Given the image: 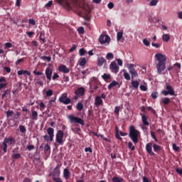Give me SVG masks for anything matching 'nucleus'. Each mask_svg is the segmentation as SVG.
Segmentation results:
<instances>
[{
    "instance_id": "obj_44",
    "label": "nucleus",
    "mask_w": 182,
    "mask_h": 182,
    "mask_svg": "<svg viewBox=\"0 0 182 182\" xmlns=\"http://www.w3.org/2000/svg\"><path fill=\"white\" fill-rule=\"evenodd\" d=\"M19 130L21 133H25V132H26V128L23 125H19Z\"/></svg>"
},
{
    "instance_id": "obj_56",
    "label": "nucleus",
    "mask_w": 182,
    "mask_h": 182,
    "mask_svg": "<svg viewBox=\"0 0 182 182\" xmlns=\"http://www.w3.org/2000/svg\"><path fill=\"white\" fill-rule=\"evenodd\" d=\"M116 60H117L119 66H123V60H122V59L117 58Z\"/></svg>"
},
{
    "instance_id": "obj_13",
    "label": "nucleus",
    "mask_w": 182,
    "mask_h": 182,
    "mask_svg": "<svg viewBox=\"0 0 182 182\" xmlns=\"http://www.w3.org/2000/svg\"><path fill=\"white\" fill-rule=\"evenodd\" d=\"M58 70L59 72H62L63 73H65V74L69 73L70 72V69L65 65H61L58 66Z\"/></svg>"
},
{
    "instance_id": "obj_45",
    "label": "nucleus",
    "mask_w": 182,
    "mask_h": 182,
    "mask_svg": "<svg viewBox=\"0 0 182 182\" xmlns=\"http://www.w3.org/2000/svg\"><path fill=\"white\" fill-rule=\"evenodd\" d=\"M77 32L78 33L81 34V35H83V33H85V28L83 27H79L77 28Z\"/></svg>"
},
{
    "instance_id": "obj_25",
    "label": "nucleus",
    "mask_w": 182,
    "mask_h": 182,
    "mask_svg": "<svg viewBox=\"0 0 182 182\" xmlns=\"http://www.w3.org/2000/svg\"><path fill=\"white\" fill-rule=\"evenodd\" d=\"M31 119L32 120H38V112L32 110Z\"/></svg>"
},
{
    "instance_id": "obj_32",
    "label": "nucleus",
    "mask_w": 182,
    "mask_h": 182,
    "mask_svg": "<svg viewBox=\"0 0 182 182\" xmlns=\"http://www.w3.org/2000/svg\"><path fill=\"white\" fill-rule=\"evenodd\" d=\"M127 68H129V73L132 72H134L136 70L134 69V64H128Z\"/></svg>"
},
{
    "instance_id": "obj_33",
    "label": "nucleus",
    "mask_w": 182,
    "mask_h": 182,
    "mask_svg": "<svg viewBox=\"0 0 182 182\" xmlns=\"http://www.w3.org/2000/svg\"><path fill=\"white\" fill-rule=\"evenodd\" d=\"M76 109L78 110V112H82L83 109V104L82 102H79L77 104Z\"/></svg>"
},
{
    "instance_id": "obj_14",
    "label": "nucleus",
    "mask_w": 182,
    "mask_h": 182,
    "mask_svg": "<svg viewBox=\"0 0 182 182\" xmlns=\"http://www.w3.org/2000/svg\"><path fill=\"white\" fill-rule=\"evenodd\" d=\"M6 86H8V83H6L5 77H1L0 78V90H2V89H6Z\"/></svg>"
},
{
    "instance_id": "obj_47",
    "label": "nucleus",
    "mask_w": 182,
    "mask_h": 182,
    "mask_svg": "<svg viewBox=\"0 0 182 182\" xmlns=\"http://www.w3.org/2000/svg\"><path fill=\"white\" fill-rule=\"evenodd\" d=\"M128 147L132 151L135 149V147H134V146H133V143L132 141L128 142Z\"/></svg>"
},
{
    "instance_id": "obj_36",
    "label": "nucleus",
    "mask_w": 182,
    "mask_h": 182,
    "mask_svg": "<svg viewBox=\"0 0 182 182\" xmlns=\"http://www.w3.org/2000/svg\"><path fill=\"white\" fill-rule=\"evenodd\" d=\"M113 182H123V178L120 177L115 176L112 178Z\"/></svg>"
},
{
    "instance_id": "obj_22",
    "label": "nucleus",
    "mask_w": 182,
    "mask_h": 182,
    "mask_svg": "<svg viewBox=\"0 0 182 182\" xmlns=\"http://www.w3.org/2000/svg\"><path fill=\"white\" fill-rule=\"evenodd\" d=\"M170 102H171V100L168 97H164L161 100V103H163V105H169Z\"/></svg>"
},
{
    "instance_id": "obj_39",
    "label": "nucleus",
    "mask_w": 182,
    "mask_h": 182,
    "mask_svg": "<svg viewBox=\"0 0 182 182\" xmlns=\"http://www.w3.org/2000/svg\"><path fill=\"white\" fill-rule=\"evenodd\" d=\"M123 38V31H119L117 33V41H120Z\"/></svg>"
},
{
    "instance_id": "obj_10",
    "label": "nucleus",
    "mask_w": 182,
    "mask_h": 182,
    "mask_svg": "<svg viewBox=\"0 0 182 182\" xmlns=\"http://www.w3.org/2000/svg\"><path fill=\"white\" fill-rule=\"evenodd\" d=\"M109 69L113 73H119L120 68H119L116 61H112L109 65Z\"/></svg>"
},
{
    "instance_id": "obj_31",
    "label": "nucleus",
    "mask_w": 182,
    "mask_h": 182,
    "mask_svg": "<svg viewBox=\"0 0 182 182\" xmlns=\"http://www.w3.org/2000/svg\"><path fill=\"white\" fill-rule=\"evenodd\" d=\"M114 58V55L112 53H108L106 55L107 60H112V59Z\"/></svg>"
},
{
    "instance_id": "obj_57",
    "label": "nucleus",
    "mask_w": 182,
    "mask_h": 182,
    "mask_svg": "<svg viewBox=\"0 0 182 182\" xmlns=\"http://www.w3.org/2000/svg\"><path fill=\"white\" fill-rule=\"evenodd\" d=\"M173 149L175 150V151H178V150H180V147L177 146L176 144H173Z\"/></svg>"
},
{
    "instance_id": "obj_58",
    "label": "nucleus",
    "mask_w": 182,
    "mask_h": 182,
    "mask_svg": "<svg viewBox=\"0 0 182 182\" xmlns=\"http://www.w3.org/2000/svg\"><path fill=\"white\" fill-rule=\"evenodd\" d=\"M107 6H108L109 9H113V8H114V4L112 2H109L107 4Z\"/></svg>"
},
{
    "instance_id": "obj_28",
    "label": "nucleus",
    "mask_w": 182,
    "mask_h": 182,
    "mask_svg": "<svg viewBox=\"0 0 182 182\" xmlns=\"http://www.w3.org/2000/svg\"><path fill=\"white\" fill-rule=\"evenodd\" d=\"M162 41H164V42H168V41H170L169 34H164L162 36Z\"/></svg>"
},
{
    "instance_id": "obj_53",
    "label": "nucleus",
    "mask_w": 182,
    "mask_h": 182,
    "mask_svg": "<svg viewBox=\"0 0 182 182\" xmlns=\"http://www.w3.org/2000/svg\"><path fill=\"white\" fill-rule=\"evenodd\" d=\"M151 97H153L154 99H157V97H159V92H152Z\"/></svg>"
},
{
    "instance_id": "obj_3",
    "label": "nucleus",
    "mask_w": 182,
    "mask_h": 182,
    "mask_svg": "<svg viewBox=\"0 0 182 182\" xmlns=\"http://www.w3.org/2000/svg\"><path fill=\"white\" fill-rule=\"evenodd\" d=\"M8 146H15V139L12 136L6 137L4 141L0 144V149L3 150L4 153L8 151Z\"/></svg>"
},
{
    "instance_id": "obj_48",
    "label": "nucleus",
    "mask_w": 182,
    "mask_h": 182,
    "mask_svg": "<svg viewBox=\"0 0 182 182\" xmlns=\"http://www.w3.org/2000/svg\"><path fill=\"white\" fill-rule=\"evenodd\" d=\"M41 59H42L43 60H47V62H50V60H52V58L46 56H41Z\"/></svg>"
},
{
    "instance_id": "obj_4",
    "label": "nucleus",
    "mask_w": 182,
    "mask_h": 182,
    "mask_svg": "<svg viewBox=\"0 0 182 182\" xmlns=\"http://www.w3.org/2000/svg\"><path fill=\"white\" fill-rule=\"evenodd\" d=\"M129 136L134 144L139 143V136H140V132L136 130L134 126H131L129 127Z\"/></svg>"
},
{
    "instance_id": "obj_19",
    "label": "nucleus",
    "mask_w": 182,
    "mask_h": 182,
    "mask_svg": "<svg viewBox=\"0 0 182 182\" xmlns=\"http://www.w3.org/2000/svg\"><path fill=\"white\" fill-rule=\"evenodd\" d=\"M141 119H142V123L144 124V126H149L150 124V123H149V122H147V116H146L145 114H141Z\"/></svg>"
},
{
    "instance_id": "obj_26",
    "label": "nucleus",
    "mask_w": 182,
    "mask_h": 182,
    "mask_svg": "<svg viewBox=\"0 0 182 182\" xmlns=\"http://www.w3.org/2000/svg\"><path fill=\"white\" fill-rule=\"evenodd\" d=\"M33 74L36 75L37 76H41V79H43V80H45V79H46V77H45V75L43 74V73L37 72L36 70H34Z\"/></svg>"
},
{
    "instance_id": "obj_64",
    "label": "nucleus",
    "mask_w": 182,
    "mask_h": 182,
    "mask_svg": "<svg viewBox=\"0 0 182 182\" xmlns=\"http://www.w3.org/2000/svg\"><path fill=\"white\" fill-rule=\"evenodd\" d=\"M54 181L56 182H63V181L60 180V178H53Z\"/></svg>"
},
{
    "instance_id": "obj_41",
    "label": "nucleus",
    "mask_w": 182,
    "mask_h": 182,
    "mask_svg": "<svg viewBox=\"0 0 182 182\" xmlns=\"http://www.w3.org/2000/svg\"><path fill=\"white\" fill-rule=\"evenodd\" d=\"M40 41H42L43 43H45L46 42V38H45V33H41L40 35Z\"/></svg>"
},
{
    "instance_id": "obj_23",
    "label": "nucleus",
    "mask_w": 182,
    "mask_h": 182,
    "mask_svg": "<svg viewBox=\"0 0 182 182\" xmlns=\"http://www.w3.org/2000/svg\"><path fill=\"white\" fill-rule=\"evenodd\" d=\"M78 63L80 66H85L86 63H87V61L86 60L85 58H80Z\"/></svg>"
},
{
    "instance_id": "obj_51",
    "label": "nucleus",
    "mask_w": 182,
    "mask_h": 182,
    "mask_svg": "<svg viewBox=\"0 0 182 182\" xmlns=\"http://www.w3.org/2000/svg\"><path fill=\"white\" fill-rule=\"evenodd\" d=\"M143 43H144V45H145V46H150V41H149V40H147V38H144L143 40Z\"/></svg>"
},
{
    "instance_id": "obj_61",
    "label": "nucleus",
    "mask_w": 182,
    "mask_h": 182,
    "mask_svg": "<svg viewBox=\"0 0 182 182\" xmlns=\"http://www.w3.org/2000/svg\"><path fill=\"white\" fill-rule=\"evenodd\" d=\"M151 136L152 137V139H154V140H155V141H157V138L156 137L154 132H151Z\"/></svg>"
},
{
    "instance_id": "obj_8",
    "label": "nucleus",
    "mask_w": 182,
    "mask_h": 182,
    "mask_svg": "<svg viewBox=\"0 0 182 182\" xmlns=\"http://www.w3.org/2000/svg\"><path fill=\"white\" fill-rule=\"evenodd\" d=\"M99 42L101 45H109L110 43V37L107 35H101L99 38Z\"/></svg>"
},
{
    "instance_id": "obj_16",
    "label": "nucleus",
    "mask_w": 182,
    "mask_h": 182,
    "mask_svg": "<svg viewBox=\"0 0 182 182\" xmlns=\"http://www.w3.org/2000/svg\"><path fill=\"white\" fill-rule=\"evenodd\" d=\"M52 73H53V70L50 68L46 69V76L48 80H52Z\"/></svg>"
},
{
    "instance_id": "obj_2",
    "label": "nucleus",
    "mask_w": 182,
    "mask_h": 182,
    "mask_svg": "<svg viewBox=\"0 0 182 182\" xmlns=\"http://www.w3.org/2000/svg\"><path fill=\"white\" fill-rule=\"evenodd\" d=\"M155 58L159 62L156 65L157 72L159 75H161V73L166 70V55L162 53H158L155 55Z\"/></svg>"
},
{
    "instance_id": "obj_20",
    "label": "nucleus",
    "mask_w": 182,
    "mask_h": 182,
    "mask_svg": "<svg viewBox=\"0 0 182 182\" xmlns=\"http://www.w3.org/2000/svg\"><path fill=\"white\" fill-rule=\"evenodd\" d=\"M104 63H106V60L104 58L100 57L97 58L98 66H103Z\"/></svg>"
},
{
    "instance_id": "obj_5",
    "label": "nucleus",
    "mask_w": 182,
    "mask_h": 182,
    "mask_svg": "<svg viewBox=\"0 0 182 182\" xmlns=\"http://www.w3.org/2000/svg\"><path fill=\"white\" fill-rule=\"evenodd\" d=\"M68 119L70 120L71 124H81V126H85V121L82 118L73 115H68Z\"/></svg>"
},
{
    "instance_id": "obj_63",
    "label": "nucleus",
    "mask_w": 182,
    "mask_h": 182,
    "mask_svg": "<svg viewBox=\"0 0 182 182\" xmlns=\"http://www.w3.org/2000/svg\"><path fill=\"white\" fill-rule=\"evenodd\" d=\"M142 181L143 182H150V179H149L146 176H143L142 178Z\"/></svg>"
},
{
    "instance_id": "obj_24",
    "label": "nucleus",
    "mask_w": 182,
    "mask_h": 182,
    "mask_svg": "<svg viewBox=\"0 0 182 182\" xmlns=\"http://www.w3.org/2000/svg\"><path fill=\"white\" fill-rule=\"evenodd\" d=\"M60 174V171L59 170V166H56L53 172V176L54 177H58Z\"/></svg>"
},
{
    "instance_id": "obj_1",
    "label": "nucleus",
    "mask_w": 182,
    "mask_h": 182,
    "mask_svg": "<svg viewBox=\"0 0 182 182\" xmlns=\"http://www.w3.org/2000/svg\"><path fill=\"white\" fill-rule=\"evenodd\" d=\"M57 2L68 11H71L73 8H75L80 15H84L87 19L90 18V7L85 4V2L79 1V0H57Z\"/></svg>"
},
{
    "instance_id": "obj_37",
    "label": "nucleus",
    "mask_w": 182,
    "mask_h": 182,
    "mask_svg": "<svg viewBox=\"0 0 182 182\" xmlns=\"http://www.w3.org/2000/svg\"><path fill=\"white\" fill-rule=\"evenodd\" d=\"M102 77L104 79V80H105V82H107L111 77L109 74L105 73L103 75H102Z\"/></svg>"
},
{
    "instance_id": "obj_17",
    "label": "nucleus",
    "mask_w": 182,
    "mask_h": 182,
    "mask_svg": "<svg viewBox=\"0 0 182 182\" xmlns=\"http://www.w3.org/2000/svg\"><path fill=\"white\" fill-rule=\"evenodd\" d=\"M63 177L65 180H69V178H70V171H69V169L65 168L63 170Z\"/></svg>"
},
{
    "instance_id": "obj_11",
    "label": "nucleus",
    "mask_w": 182,
    "mask_h": 182,
    "mask_svg": "<svg viewBox=\"0 0 182 182\" xmlns=\"http://www.w3.org/2000/svg\"><path fill=\"white\" fill-rule=\"evenodd\" d=\"M146 151L150 156H156V154L153 152V143L149 142L146 144Z\"/></svg>"
},
{
    "instance_id": "obj_49",
    "label": "nucleus",
    "mask_w": 182,
    "mask_h": 182,
    "mask_svg": "<svg viewBox=\"0 0 182 182\" xmlns=\"http://www.w3.org/2000/svg\"><path fill=\"white\" fill-rule=\"evenodd\" d=\"M9 90H4L3 94L1 95L2 99L6 97V95H8V93H9Z\"/></svg>"
},
{
    "instance_id": "obj_7",
    "label": "nucleus",
    "mask_w": 182,
    "mask_h": 182,
    "mask_svg": "<svg viewBox=\"0 0 182 182\" xmlns=\"http://www.w3.org/2000/svg\"><path fill=\"white\" fill-rule=\"evenodd\" d=\"M65 136V133L63 132V131L62 130H58L57 132V134L55 135V141L56 143H58V144H60V146H63V137Z\"/></svg>"
},
{
    "instance_id": "obj_43",
    "label": "nucleus",
    "mask_w": 182,
    "mask_h": 182,
    "mask_svg": "<svg viewBox=\"0 0 182 182\" xmlns=\"http://www.w3.org/2000/svg\"><path fill=\"white\" fill-rule=\"evenodd\" d=\"M46 95L48 97H50V96H52V95H53V90H48L46 92Z\"/></svg>"
},
{
    "instance_id": "obj_40",
    "label": "nucleus",
    "mask_w": 182,
    "mask_h": 182,
    "mask_svg": "<svg viewBox=\"0 0 182 182\" xmlns=\"http://www.w3.org/2000/svg\"><path fill=\"white\" fill-rule=\"evenodd\" d=\"M80 56H85L86 55V50L85 48H80L79 50Z\"/></svg>"
},
{
    "instance_id": "obj_35",
    "label": "nucleus",
    "mask_w": 182,
    "mask_h": 182,
    "mask_svg": "<svg viewBox=\"0 0 182 182\" xmlns=\"http://www.w3.org/2000/svg\"><path fill=\"white\" fill-rule=\"evenodd\" d=\"M159 4V0H151L149 2V6H156Z\"/></svg>"
},
{
    "instance_id": "obj_50",
    "label": "nucleus",
    "mask_w": 182,
    "mask_h": 182,
    "mask_svg": "<svg viewBox=\"0 0 182 182\" xmlns=\"http://www.w3.org/2000/svg\"><path fill=\"white\" fill-rule=\"evenodd\" d=\"M71 130H72V132H73L75 134H79V133H80V128H75V129H73V128H72L71 129Z\"/></svg>"
},
{
    "instance_id": "obj_54",
    "label": "nucleus",
    "mask_w": 182,
    "mask_h": 182,
    "mask_svg": "<svg viewBox=\"0 0 182 182\" xmlns=\"http://www.w3.org/2000/svg\"><path fill=\"white\" fill-rule=\"evenodd\" d=\"M28 23H30V25H33V26L36 25V21H35V19L33 18H30L28 20Z\"/></svg>"
},
{
    "instance_id": "obj_52",
    "label": "nucleus",
    "mask_w": 182,
    "mask_h": 182,
    "mask_svg": "<svg viewBox=\"0 0 182 182\" xmlns=\"http://www.w3.org/2000/svg\"><path fill=\"white\" fill-rule=\"evenodd\" d=\"M6 116H7V117H12V116H14V111H12V110L7 111Z\"/></svg>"
},
{
    "instance_id": "obj_55",
    "label": "nucleus",
    "mask_w": 182,
    "mask_h": 182,
    "mask_svg": "<svg viewBox=\"0 0 182 182\" xmlns=\"http://www.w3.org/2000/svg\"><path fill=\"white\" fill-rule=\"evenodd\" d=\"M53 4V1H50L48 4L45 5V8H50L52 5Z\"/></svg>"
},
{
    "instance_id": "obj_46",
    "label": "nucleus",
    "mask_w": 182,
    "mask_h": 182,
    "mask_svg": "<svg viewBox=\"0 0 182 182\" xmlns=\"http://www.w3.org/2000/svg\"><path fill=\"white\" fill-rule=\"evenodd\" d=\"M13 45L11 43H4V49H9V48H12Z\"/></svg>"
},
{
    "instance_id": "obj_27",
    "label": "nucleus",
    "mask_w": 182,
    "mask_h": 182,
    "mask_svg": "<svg viewBox=\"0 0 182 182\" xmlns=\"http://www.w3.org/2000/svg\"><path fill=\"white\" fill-rule=\"evenodd\" d=\"M119 85V82L113 80L109 85H108V89L110 90L112 87H114V86H117Z\"/></svg>"
},
{
    "instance_id": "obj_62",
    "label": "nucleus",
    "mask_w": 182,
    "mask_h": 182,
    "mask_svg": "<svg viewBox=\"0 0 182 182\" xmlns=\"http://www.w3.org/2000/svg\"><path fill=\"white\" fill-rule=\"evenodd\" d=\"M85 151L86 153H87V152H89V153H92V148H90V147H87V148H85Z\"/></svg>"
},
{
    "instance_id": "obj_18",
    "label": "nucleus",
    "mask_w": 182,
    "mask_h": 182,
    "mask_svg": "<svg viewBox=\"0 0 182 182\" xmlns=\"http://www.w3.org/2000/svg\"><path fill=\"white\" fill-rule=\"evenodd\" d=\"M85 94V88L83 87H80L75 91V95L77 96H83Z\"/></svg>"
},
{
    "instance_id": "obj_21",
    "label": "nucleus",
    "mask_w": 182,
    "mask_h": 182,
    "mask_svg": "<svg viewBox=\"0 0 182 182\" xmlns=\"http://www.w3.org/2000/svg\"><path fill=\"white\" fill-rule=\"evenodd\" d=\"M18 76H21V75H27L28 76H31V72L28 71V70H18L17 72Z\"/></svg>"
},
{
    "instance_id": "obj_9",
    "label": "nucleus",
    "mask_w": 182,
    "mask_h": 182,
    "mask_svg": "<svg viewBox=\"0 0 182 182\" xmlns=\"http://www.w3.org/2000/svg\"><path fill=\"white\" fill-rule=\"evenodd\" d=\"M59 102L60 103H63L64 105H70L71 100L69 99V97H68V94L64 93L60 97Z\"/></svg>"
},
{
    "instance_id": "obj_42",
    "label": "nucleus",
    "mask_w": 182,
    "mask_h": 182,
    "mask_svg": "<svg viewBox=\"0 0 182 182\" xmlns=\"http://www.w3.org/2000/svg\"><path fill=\"white\" fill-rule=\"evenodd\" d=\"M130 74L132 76V79H134V77H137V76H139V74L137 73V72L136 70L131 72Z\"/></svg>"
},
{
    "instance_id": "obj_60",
    "label": "nucleus",
    "mask_w": 182,
    "mask_h": 182,
    "mask_svg": "<svg viewBox=\"0 0 182 182\" xmlns=\"http://www.w3.org/2000/svg\"><path fill=\"white\" fill-rule=\"evenodd\" d=\"M119 112H120V107H115L114 113L119 114Z\"/></svg>"
},
{
    "instance_id": "obj_29",
    "label": "nucleus",
    "mask_w": 182,
    "mask_h": 182,
    "mask_svg": "<svg viewBox=\"0 0 182 182\" xmlns=\"http://www.w3.org/2000/svg\"><path fill=\"white\" fill-rule=\"evenodd\" d=\"M153 148H154V151L156 152L161 151V146H160L156 144H153Z\"/></svg>"
},
{
    "instance_id": "obj_34",
    "label": "nucleus",
    "mask_w": 182,
    "mask_h": 182,
    "mask_svg": "<svg viewBox=\"0 0 182 182\" xmlns=\"http://www.w3.org/2000/svg\"><path fill=\"white\" fill-rule=\"evenodd\" d=\"M11 157L14 160H18V159H21V154H12Z\"/></svg>"
},
{
    "instance_id": "obj_38",
    "label": "nucleus",
    "mask_w": 182,
    "mask_h": 182,
    "mask_svg": "<svg viewBox=\"0 0 182 182\" xmlns=\"http://www.w3.org/2000/svg\"><path fill=\"white\" fill-rule=\"evenodd\" d=\"M124 77L126 80H130V74L126 72V70H124Z\"/></svg>"
},
{
    "instance_id": "obj_30",
    "label": "nucleus",
    "mask_w": 182,
    "mask_h": 182,
    "mask_svg": "<svg viewBox=\"0 0 182 182\" xmlns=\"http://www.w3.org/2000/svg\"><path fill=\"white\" fill-rule=\"evenodd\" d=\"M132 85L133 87H134V89H137L139 87V85H140V83L137 80H132Z\"/></svg>"
},
{
    "instance_id": "obj_6",
    "label": "nucleus",
    "mask_w": 182,
    "mask_h": 182,
    "mask_svg": "<svg viewBox=\"0 0 182 182\" xmlns=\"http://www.w3.org/2000/svg\"><path fill=\"white\" fill-rule=\"evenodd\" d=\"M161 94L164 95V96H168V95H170V96H176L174 89H173V87L169 85L168 83L166 84V90H162Z\"/></svg>"
},
{
    "instance_id": "obj_15",
    "label": "nucleus",
    "mask_w": 182,
    "mask_h": 182,
    "mask_svg": "<svg viewBox=\"0 0 182 182\" xmlns=\"http://www.w3.org/2000/svg\"><path fill=\"white\" fill-rule=\"evenodd\" d=\"M95 105L96 107H99V106H102L103 105V100L100 96H96L95 98Z\"/></svg>"
},
{
    "instance_id": "obj_12",
    "label": "nucleus",
    "mask_w": 182,
    "mask_h": 182,
    "mask_svg": "<svg viewBox=\"0 0 182 182\" xmlns=\"http://www.w3.org/2000/svg\"><path fill=\"white\" fill-rule=\"evenodd\" d=\"M47 133L50 138V141H53V137H55V129L52 127H49L47 129Z\"/></svg>"
},
{
    "instance_id": "obj_59",
    "label": "nucleus",
    "mask_w": 182,
    "mask_h": 182,
    "mask_svg": "<svg viewBox=\"0 0 182 182\" xmlns=\"http://www.w3.org/2000/svg\"><path fill=\"white\" fill-rule=\"evenodd\" d=\"M44 150H45V151H48V150H50V146L49 144H46L45 145Z\"/></svg>"
}]
</instances>
